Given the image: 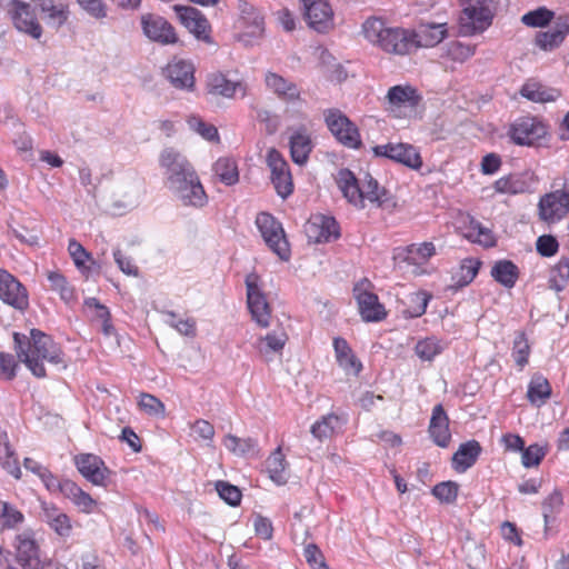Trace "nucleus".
<instances>
[{
    "label": "nucleus",
    "mask_w": 569,
    "mask_h": 569,
    "mask_svg": "<svg viewBox=\"0 0 569 569\" xmlns=\"http://www.w3.org/2000/svg\"><path fill=\"white\" fill-rule=\"evenodd\" d=\"M361 32L365 39L386 54L405 57L415 52L416 29L389 27L379 17L367 18Z\"/></svg>",
    "instance_id": "obj_1"
},
{
    "label": "nucleus",
    "mask_w": 569,
    "mask_h": 569,
    "mask_svg": "<svg viewBox=\"0 0 569 569\" xmlns=\"http://www.w3.org/2000/svg\"><path fill=\"white\" fill-rule=\"evenodd\" d=\"M383 110L395 119L416 118L423 107L421 92L410 83L396 84L388 89L382 100Z\"/></svg>",
    "instance_id": "obj_2"
},
{
    "label": "nucleus",
    "mask_w": 569,
    "mask_h": 569,
    "mask_svg": "<svg viewBox=\"0 0 569 569\" xmlns=\"http://www.w3.org/2000/svg\"><path fill=\"white\" fill-rule=\"evenodd\" d=\"M550 126L542 117L525 114L509 123L507 137L520 147H538L550 139Z\"/></svg>",
    "instance_id": "obj_3"
},
{
    "label": "nucleus",
    "mask_w": 569,
    "mask_h": 569,
    "mask_svg": "<svg viewBox=\"0 0 569 569\" xmlns=\"http://www.w3.org/2000/svg\"><path fill=\"white\" fill-rule=\"evenodd\" d=\"M462 8L459 23L465 36L488 29L493 19L492 0H458Z\"/></svg>",
    "instance_id": "obj_4"
},
{
    "label": "nucleus",
    "mask_w": 569,
    "mask_h": 569,
    "mask_svg": "<svg viewBox=\"0 0 569 569\" xmlns=\"http://www.w3.org/2000/svg\"><path fill=\"white\" fill-rule=\"evenodd\" d=\"M247 81L234 71H213L207 76L206 92L214 98L236 99L248 94Z\"/></svg>",
    "instance_id": "obj_5"
},
{
    "label": "nucleus",
    "mask_w": 569,
    "mask_h": 569,
    "mask_svg": "<svg viewBox=\"0 0 569 569\" xmlns=\"http://www.w3.org/2000/svg\"><path fill=\"white\" fill-rule=\"evenodd\" d=\"M323 118L328 130L343 147L359 149L362 146L358 127L341 110L327 109Z\"/></svg>",
    "instance_id": "obj_6"
},
{
    "label": "nucleus",
    "mask_w": 569,
    "mask_h": 569,
    "mask_svg": "<svg viewBox=\"0 0 569 569\" xmlns=\"http://www.w3.org/2000/svg\"><path fill=\"white\" fill-rule=\"evenodd\" d=\"M256 224L269 249L281 260H289L290 244L282 224L268 212H260L256 218Z\"/></svg>",
    "instance_id": "obj_7"
},
{
    "label": "nucleus",
    "mask_w": 569,
    "mask_h": 569,
    "mask_svg": "<svg viewBox=\"0 0 569 569\" xmlns=\"http://www.w3.org/2000/svg\"><path fill=\"white\" fill-rule=\"evenodd\" d=\"M247 305L252 320L261 328L270 325L272 309L267 295L262 290L260 277L256 272L247 274Z\"/></svg>",
    "instance_id": "obj_8"
},
{
    "label": "nucleus",
    "mask_w": 569,
    "mask_h": 569,
    "mask_svg": "<svg viewBox=\"0 0 569 569\" xmlns=\"http://www.w3.org/2000/svg\"><path fill=\"white\" fill-rule=\"evenodd\" d=\"M266 162L277 194L287 199L293 192L292 174L287 160L280 151L271 148L267 151Z\"/></svg>",
    "instance_id": "obj_9"
},
{
    "label": "nucleus",
    "mask_w": 569,
    "mask_h": 569,
    "mask_svg": "<svg viewBox=\"0 0 569 569\" xmlns=\"http://www.w3.org/2000/svg\"><path fill=\"white\" fill-rule=\"evenodd\" d=\"M159 164L164 170L169 189L179 183L180 180L192 178L197 173L188 159L171 147L161 151Z\"/></svg>",
    "instance_id": "obj_10"
},
{
    "label": "nucleus",
    "mask_w": 569,
    "mask_h": 569,
    "mask_svg": "<svg viewBox=\"0 0 569 569\" xmlns=\"http://www.w3.org/2000/svg\"><path fill=\"white\" fill-rule=\"evenodd\" d=\"M370 287L371 282L365 279L355 286L353 295L362 320L366 322H380L387 318L388 311L379 301L378 296L369 290Z\"/></svg>",
    "instance_id": "obj_11"
},
{
    "label": "nucleus",
    "mask_w": 569,
    "mask_h": 569,
    "mask_svg": "<svg viewBox=\"0 0 569 569\" xmlns=\"http://www.w3.org/2000/svg\"><path fill=\"white\" fill-rule=\"evenodd\" d=\"M376 157L390 159L412 170H419L422 164V157L417 147L405 142H388L372 148Z\"/></svg>",
    "instance_id": "obj_12"
},
{
    "label": "nucleus",
    "mask_w": 569,
    "mask_h": 569,
    "mask_svg": "<svg viewBox=\"0 0 569 569\" xmlns=\"http://www.w3.org/2000/svg\"><path fill=\"white\" fill-rule=\"evenodd\" d=\"M143 34L152 42L161 46H172L179 42L176 28L164 17L156 13H144L140 18Z\"/></svg>",
    "instance_id": "obj_13"
},
{
    "label": "nucleus",
    "mask_w": 569,
    "mask_h": 569,
    "mask_svg": "<svg viewBox=\"0 0 569 569\" xmlns=\"http://www.w3.org/2000/svg\"><path fill=\"white\" fill-rule=\"evenodd\" d=\"M13 340L17 356H53L57 352L52 338L38 329H32L29 337L14 332Z\"/></svg>",
    "instance_id": "obj_14"
},
{
    "label": "nucleus",
    "mask_w": 569,
    "mask_h": 569,
    "mask_svg": "<svg viewBox=\"0 0 569 569\" xmlns=\"http://www.w3.org/2000/svg\"><path fill=\"white\" fill-rule=\"evenodd\" d=\"M16 561L21 569L40 568V547L32 530H24L18 533L13 540Z\"/></svg>",
    "instance_id": "obj_15"
},
{
    "label": "nucleus",
    "mask_w": 569,
    "mask_h": 569,
    "mask_svg": "<svg viewBox=\"0 0 569 569\" xmlns=\"http://www.w3.org/2000/svg\"><path fill=\"white\" fill-rule=\"evenodd\" d=\"M308 26L326 33L335 28V13L328 0H301Z\"/></svg>",
    "instance_id": "obj_16"
},
{
    "label": "nucleus",
    "mask_w": 569,
    "mask_h": 569,
    "mask_svg": "<svg viewBox=\"0 0 569 569\" xmlns=\"http://www.w3.org/2000/svg\"><path fill=\"white\" fill-rule=\"evenodd\" d=\"M180 23L198 40L212 43L211 26L206 16L193 7H173Z\"/></svg>",
    "instance_id": "obj_17"
},
{
    "label": "nucleus",
    "mask_w": 569,
    "mask_h": 569,
    "mask_svg": "<svg viewBox=\"0 0 569 569\" xmlns=\"http://www.w3.org/2000/svg\"><path fill=\"white\" fill-rule=\"evenodd\" d=\"M539 218L548 223L563 219L569 212V192L557 190L542 196L538 203Z\"/></svg>",
    "instance_id": "obj_18"
},
{
    "label": "nucleus",
    "mask_w": 569,
    "mask_h": 569,
    "mask_svg": "<svg viewBox=\"0 0 569 569\" xmlns=\"http://www.w3.org/2000/svg\"><path fill=\"white\" fill-rule=\"evenodd\" d=\"M0 299L17 310L24 311L29 307L26 287L11 273L0 269Z\"/></svg>",
    "instance_id": "obj_19"
},
{
    "label": "nucleus",
    "mask_w": 569,
    "mask_h": 569,
    "mask_svg": "<svg viewBox=\"0 0 569 569\" xmlns=\"http://www.w3.org/2000/svg\"><path fill=\"white\" fill-rule=\"evenodd\" d=\"M305 232L310 242L323 243L340 237V228L332 217L313 214L305 226Z\"/></svg>",
    "instance_id": "obj_20"
},
{
    "label": "nucleus",
    "mask_w": 569,
    "mask_h": 569,
    "mask_svg": "<svg viewBox=\"0 0 569 569\" xmlns=\"http://www.w3.org/2000/svg\"><path fill=\"white\" fill-rule=\"evenodd\" d=\"M9 13L14 27L19 31L29 34L33 39H39L41 37L42 28L29 3L20 0H12Z\"/></svg>",
    "instance_id": "obj_21"
},
{
    "label": "nucleus",
    "mask_w": 569,
    "mask_h": 569,
    "mask_svg": "<svg viewBox=\"0 0 569 569\" xmlns=\"http://www.w3.org/2000/svg\"><path fill=\"white\" fill-rule=\"evenodd\" d=\"M79 472L92 485L104 487L110 471L100 457L92 453H81L74 458Z\"/></svg>",
    "instance_id": "obj_22"
},
{
    "label": "nucleus",
    "mask_w": 569,
    "mask_h": 569,
    "mask_svg": "<svg viewBox=\"0 0 569 569\" xmlns=\"http://www.w3.org/2000/svg\"><path fill=\"white\" fill-rule=\"evenodd\" d=\"M170 190H172L186 206L203 207L208 201V197L197 173H194L192 178L184 179V181L183 179L180 180V182L170 188Z\"/></svg>",
    "instance_id": "obj_23"
},
{
    "label": "nucleus",
    "mask_w": 569,
    "mask_h": 569,
    "mask_svg": "<svg viewBox=\"0 0 569 569\" xmlns=\"http://www.w3.org/2000/svg\"><path fill=\"white\" fill-rule=\"evenodd\" d=\"M519 94L528 101L543 104L556 102L561 97V90L549 87L535 78H529L521 86Z\"/></svg>",
    "instance_id": "obj_24"
},
{
    "label": "nucleus",
    "mask_w": 569,
    "mask_h": 569,
    "mask_svg": "<svg viewBox=\"0 0 569 569\" xmlns=\"http://www.w3.org/2000/svg\"><path fill=\"white\" fill-rule=\"evenodd\" d=\"M449 34L447 22H421L416 30L415 52L420 48H433Z\"/></svg>",
    "instance_id": "obj_25"
},
{
    "label": "nucleus",
    "mask_w": 569,
    "mask_h": 569,
    "mask_svg": "<svg viewBox=\"0 0 569 569\" xmlns=\"http://www.w3.org/2000/svg\"><path fill=\"white\" fill-rule=\"evenodd\" d=\"M569 34V19L559 17L548 31H540L535 37V44L543 51H552L561 46Z\"/></svg>",
    "instance_id": "obj_26"
},
{
    "label": "nucleus",
    "mask_w": 569,
    "mask_h": 569,
    "mask_svg": "<svg viewBox=\"0 0 569 569\" xmlns=\"http://www.w3.org/2000/svg\"><path fill=\"white\" fill-rule=\"evenodd\" d=\"M40 517L59 537L69 538L71 536L72 523L69 516L54 505L41 502Z\"/></svg>",
    "instance_id": "obj_27"
},
{
    "label": "nucleus",
    "mask_w": 569,
    "mask_h": 569,
    "mask_svg": "<svg viewBox=\"0 0 569 569\" xmlns=\"http://www.w3.org/2000/svg\"><path fill=\"white\" fill-rule=\"evenodd\" d=\"M289 148L291 160L303 166L308 162L313 149L311 134L305 127L293 130L289 137Z\"/></svg>",
    "instance_id": "obj_28"
},
{
    "label": "nucleus",
    "mask_w": 569,
    "mask_h": 569,
    "mask_svg": "<svg viewBox=\"0 0 569 569\" xmlns=\"http://www.w3.org/2000/svg\"><path fill=\"white\" fill-rule=\"evenodd\" d=\"M166 72L174 87L189 90L194 87V67L190 61L173 58Z\"/></svg>",
    "instance_id": "obj_29"
},
{
    "label": "nucleus",
    "mask_w": 569,
    "mask_h": 569,
    "mask_svg": "<svg viewBox=\"0 0 569 569\" xmlns=\"http://www.w3.org/2000/svg\"><path fill=\"white\" fill-rule=\"evenodd\" d=\"M264 83L268 90L281 100L293 102L300 99L298 86L276 72L268 71L264 76Z\"/></svg>",
    "instance_id": "obj_30"
},
{
    "label": "nucleus",
    "mask_w": 569,
    "mask_h": 569,
    "mask_svg": "<svg viewBox=\"0 0 569 569\" xmlns=\"http://www.w3.org/2000/svg\"><path fill=\"white\" fill-rule=\"evenodd\" d=\"M429 433L439 447L446 448L450 442L449 419L441 405H437L432 410Z\"/></svg>",
    "instance_id": "obj_31"
},
{
    "label": "nucleus",
    "mask_w": 569,
    "mask_h": 569,
    "mask_svg": "<svg viewBox=\"0 0 569 569\" xmlns=\"http://www.w3.org/2000/svg\"><path fill=\"white\" fill-rule=\"evenodd\" d=\"M436 254L437 248L435 243L431 241H425L407 246L402 249V252L399 256L408 264L421 268Z\"/></svg>",
    "instance_id": "obj_32"
},
{
    "label": "nucleus",
    "mask_w": 569,
    "mask_h": 569,
    "mask_svg": "<svg viewBox=\"0 0 569 569\" xmlns=\"http://www.w3.org/2000/svg\"><path fill=\"white\" fill-rule=\"evenodd\" d=\"M346 422V417L328 413L311 426L310 432L317 440L325 441L340 432Z\"/></svg>",
    "instance_id": "obj_33"
},
{
    "label": "nucleus",
    "mask_w": 569,
    "mask_h": 569,
    "mask_svg": "<svg viewBox=\"0 0 569 569\" xmlns=\"http://www.w3.org/2000/svg\"><path fill=\"white\" fill-rule=\"evenodd\" d=\"M337 184L342 192L343 197L352 206L362 209L361 200V186L358 179L349 169H341L338 171L336 178Z\"/></svg>",
    "instance_id": "obj_34"
},
{
    "label": "nucleus",
    "mask_w": 569,
    "mask_h": 569,
    "mask_svg": "<svg viewBox=\"0 0 569 569\" xmlns=\"http://www.w3.org/2000/svg\"><path fill=\"white\" fill-rule=\"evenodd\" d=\"M490 274L496 282L507 289H511L516 286L520 277V269L511 260L501 259L495 262Z\"/></svg>",
    "instance_id": "obj_35"
},
{
    "label": "nucleus",
    "mask_w": 569,
    "mask_h": 569,
    "mask_svg": "<svg viewBox=\"0 0 569 569\" xmlns=\"http://www.w3.org/2000/svg\"><path fill=\"white\" fill-rule=\"evenodd\" d=\"M481 452V447L478 441L470 440L467 441L458 448L452 457V467L458 472H465L470 467L475 465L479 455Z\"/></svg>",
    "instance_id": "obj_36"
},
{
    "label": "nucleus",
    "mask_w": 569,
    "mask_h": 569,
    "mask_svg": "<svg viewBox=\"0 0 569 569\" xmlns=\"http://www.w3.org/2000/svg\"><path fill=\"white\" fill-rule=\"evenodd\" d=\"M237 8L240 11L241 23L250 28L248 34L261 36L264 30V19L261 13L246 0H237Z\"/></svg>",
    "instance_id": "obj_37"
},
{
    "label": "nucleus",
    "mask_w": 569,
    "mask_h": 569,
    "mask_svg": "<svg viewBox=\"0 0 569 569\" xmlns=\"http://www.w3.org/2000/svg\"><path fill=\"white\" fill-rule=\"evenodd\" d=\"M62 495L84 513H91L96 508V500L71 480H66L62 486Z\"/></svg>",
    "instance_id": "obj_38"
},
{
    "label": "nucleus",
    "mask_w": 569,
    "mask_h": 569,
    "mask_svg": "<svg viewBox=\"0 0 569 569\" xmlns=\"http://www.w3.org/2000/svg\"><path fill=\"white\" fill-rule=\"evenodd\" d=\"M493 189L501 194H519L530 189V183L523 173H510L497 179Z\"/></svg>",
    "instance_id": "obj_39"
},
{
    "label": "nucleus",
    "mask_w": 569,
    "mask_h": 569,
    "mask_svg": "<svg viewBox=\"0 0 569 569\" xmlns=\"http://www.w3.org/2000/svg\"><path fill=\"white\" fill-rule=\"evenodd\" d=\"M562 495L558 490H553L542 502V516L545 522L543 537L548 539L550 531L556 522V515L562 508Z\"/></svg>",
    "instance_id": "obj_40"
},
{
    "label": "nucleus",
    "mask_w": 569,
    "mask_h": 569,
    "mask_svg": "<svg viewBox=\"0 0 569 569\" xmlns=\"http://www.w3.org/2000/svg\"><path fill=\"white\" fill-rule=\"evenodd\" d=\"M481 261L475 258L461 260L459 267L452 272L451 280L456 288H463L470 284L477 277Z\"/></svg>",
    "instance_id": "obj_41"
},
{
    "label": "nucleus",
    "mask_w": 569,
    "mask_h": 569,
    "mask_svg": "<svg viewBox=\"0 0 569 569\" xmlns=\"http://www.w3.org/2000/svg\"><path fill=\"white\" fill-rule=\"evenodd\" d=\"M551 396V387L547 378L535 375L528 386L527 398L536 407H541Z\"/></svg>",
    "instance_id": "obj_42"
},
{
    "label": "nucleus",
    "mask_w": 569,
    "mask_h": 569,
    "mask_svg": "<svg viewBox=\"0 0 569 569\" xmlns=\"http://www.w3.org/2000/svg\"><path fill=\"white\" fill-rule=\"evenodd\" d=\"M432 296L425 291L419 290L416 292H411L407 296L403 301L405 308L402 313L406 318H418L426 313L429 301Z\"/></svg>",
    "instance_id": "obj_43"
},
{
    "label": "nucleus",
    "mask_w": 569,
    "mask_h": 569,
    "mask_svg": "<svg viewBox=\"0 0 569 569\" xmlns=\"http://www.w3.org/2000/svg\"><path fill=\"white\" fill-rule=\"evenodd\" d=\"M361 200L362 208L366 207V202L368 201L371 204L377 207H382L387 199V191L381 188L377 180H375L371 176H367L365 181L361 184Z\"/></svg>",
    "instance_id": "obj_44"
},
{
    "label": "nucleus",
    "mask_w": 569,
    "mask_h": 569,
    "mask_svg": "<svg viewBox=\"0 0 569 569\" xmlns=\"http://www.w3.org/2000/svg\"><path fill=\"white\" fill-rule=\"evenodd\" d=\"M47 278L50 282V289L57 292L61 300L66 303H72L77 300V293L73 286L67 280V278L59 271H49Z\"/></svg>",
    "instance_id": "obj_45"
},
{
    "label": "nucleus",
    "mask_w": 569,
    "mask_h": 569,
    "mask_svg": "<svg viewBox=\"0 0 569 569\" xmlns=\"http://www.w3.org/2000/svg\"><path fill=\"white\" fill-rule=\"evenodd\" d=\"M38 2L48 23L60 27L67 21L68 10L61 0H38Z\"/></svg>",
    "instance_id": "obj_46"
},
{
    "label": "nucleus",
    "mask_w": 569,
    "mask_h": 569,
    "mask_svg": "<svg viewBox=\"0 0 569 569\" xmlns=\"http://www.w3.org/2000/svg\"><path fill=\"white\" fill-rule=\"evenodd\" d=\"M0 465L16 479L21 477V470L16 458L14 451L9 445L8 435L6 432L0 433Z\"/></svg>",
    "instance_id": "obj_47"
},
{
    "label": "nucleus",
    "mask_w": 569,
    "mask_h": 569,
    "mask_svg": "<svg viewBox=\"0 0 569 569\" xmlns=\"http://www.w3.org/2000/svg\"><path fill=\"white\" fill-rule=\"evenodd\" d=\"M84 308L93 320L101 322L102 330L106 335H110L112 332L113 327L111 325V316L108 307L101 305L96 298H87L84 300Z\"/></svg>",
    "instance_id": "obj_48"
},
{
    "label": "nucleus",
    "mask_w": 569,
    "mask_h": 569,
    "mask_svg": "<svg viewBox=\"0 0 569 569\" xmlns=\"http://www.w3.org/2000/svg\"><path fill=\"white\" fill-rule=\"evenodd\" d=\"M213 171L226 186H233L239 181L238 166L232 158H219L213 164Z\"/></svg>",
    "instance_id": "obj_49"
},
{
    "label": "nucleus",
    "mask_w": 569,
    "mask_h": 569,
    "mask_svg": "<svg viewBox=\"0 0 569 569\" xmlns=\"http://www.w3.org/2000/svg\"><path fill=\"white\" fill-rule=\"evenodd\" d=\"M267 470L271 480L277 485H283L287 482V461L280 447H278L268 458Z\"/></svg>",
    "instance_id": "obj_50"
},
{
    "label": "nucleus",
    "mask_w": 569,
    "mask_h": 569,
    "mask_svg": "<svg viewBox=\"0 0 569 569\" xmlns=\"http://www.w3.org/2000/svg\"><path fill=\"white\" fill-rule=\"evenodd\" d=\"M569 282V258L561 257L551 268L549 274V288L556 292L562 291Z\"/></svg>",
    "instance_id": "obj_51"
},
{
    "label": "nucleus",
    "mask_w": 569,
    "mask_h": 569,
    "mask_svg": "<svg viewBox=\"0 0 569 569\" xmlns=\"http://www.w3.org/2000/svg\"><path fill=\"white\" fill-rule=\"evenodd\" d=\"M555 12L546 7H539L525 13L521 17V22L530 28H543L549 26L553 20Z\"/></svg>",
    "instance_id": "obj_52"
},
{
    "label": "nucleus",
    "mask_w": 569,
    "mask_h": 569,
    "mask_svg": "<svg viewBox=\"0 0 569 569\" xmlns=\"http://www.w3.org/2000/svg\"><path fill=\"white\" fill-rule=\"evenodd\" d=\"M223 445L236 456H246L257 448V442L252 438H238L233 435H227L223 438Z\"/></svg>",
    "instance_id": "obj_53"
},
{
    "label": "nucleus",
    "mask_w": 569,
    "mask_h": 569,
    "mask_svg": "<svg viewBox=\"0 0 569 569\" xmlns=\"http://www.w3.org/2000/svg\"><path fill=\"white\" fill-rule=\"evenodd\" d=\"M24 520L23 513L13 505L0 500V525L3 529H13Z\"/></svg>",
    "instance_id": "obj_54"
},
{
    "label": "nucleus",
    "mask_w": 569,
    "mask_h": 569,
    "mask_svg": "<svg viewBox=\"0 0 569 569\" xmlns=\"http://www.w3.org/2000/svg\"><path fill=\"white\" fill-rule=\"evenodd\" d=\"M68 252L74 263V266L81 271H88L90 268L89 262H92V256L84 247L76 239H70L68 244Z\"/></svg>",
    "instance_id": "obj_55"
},
{
    "label": "nucleus",
    "mask_w": 569,
    "mask_h": 569,
    "mask_svg": "<svg viewBox=\"0 0 569 569\" xmlns=\"http://www.w3.org/2000/svg\"><path fill=\"white\" fill-rule=\"evenodd\" d=\"M44 360L59 370L67 368L63 358H23L24 366L38 378L46 376Z\"/></svg>",
    "instance_id": "obj_56"
},
{
    "label": "nucleus",
    "mask_w": 569,
    "mask_h": 569,
    "mask_svg": "<svg viewBox=\"0 0 569 569\" xmlns=\"http://www.w3.org/2000/svg\"><path fill=\"white\" fill-rule=\"evenodd\" d=\"M477 46L452 41L447 47V57L456 62H465L476 53Z\"/></svg>",
    "instance_id": "obj_57"
},
{
    "label": "nucleus",
    "mask_w": 569,
    "mask_h": 569,
    "mask_svg": "<svg viewBox=\"0 0 569 569\" xmlns=\"http://www.w3.org/2000/svg\"><path fill=\"white\" fill-rule=\"evenodd\" d=\"M138 406L149 416L164 417L166 407L163 402L150 393H141L139 397Z\"/></svg>",
    "instance_id": "obj_58"
},
{
    "label": "nucleus",
    "mask_w": 569,
    "mask_h": 569,
    "mask_svg": "<svg viewBox=\"0 0 569 569\" xmlns=\"http://www.w3.org/2000/svg\"><path fill=\"white\" fill-rule=\"evenodd\" d=\"M188 124L206 140H219L218 129L213 124L204 122L200 117L190 116L188 118Z\"/></svg>",
    "instance_id": "obj_59"
},
{
    "label": "nucleus",
    "mask_w": 569,
    "mask_h": 569,
    "mask_svg": "<svg viewBox=\"0 0 569 569\" xmlns=\"http://www.w3.org/2000/svg\"><path fill=\"white\" fill-rule=\"evenodd\" d=\"M287 340L288 336L283 330L272 331L260 340V343L264 345L261 350L273 353L282 352Z\"/></svg>",
    "instance_id": "obj_60"
},
{
    "label": "nucleus",
    "mask_w": 569,
    "mask_h": 569,
    "mask_svg": "<svg viewBox=\"0 0 569 569\" xmlns=\"http://www.w3.org/2000/svg\"><path fill=\"white\" fill-rule=\"evenodd\" d=\"M468 238L483 247H493L496 238L491 230L482 227L480 223L472 224L469 229Z\"/></svg>",
    "instance_id": "obj_61"
},
{
    "label": "nucleus",
    "mask_w": 569,
    "mask_h": 569,
    "mask_svg": "<svg viewBox=\"0 0 569 569\" xmlns=\"http://www.w3.org/2000/svg\"><path fill=\"white\" fill-rule=\"evenodd\" d=\"M445 351V343L436 337H428L416 345L417 356H438Z\"/></svg>",
    "instance_id": "obj_62"
},
{
    "label": "nucleus",
    "mask_w": 569,
    "mask_h": 569,
    "mask_svg": "<svg viewBox=\"0 0 569 569\" xmlns=\"http://www.w3.org/2000/svg\"><path fill=\"white\" fill-rule=\"evenodd\" d=\"M216 490L219 497L230 506H238L241 501V491L229 482L217 481Z\"/></svg>",
    "instance_id": "obj_63"
},
{
    "label": "nucleus",
    "mask_w": 569,
    "mask_h": 569,
    "mask_svg": "<svg viewBox=\"0 0 569 569\" xmlns=\"http://www.w3.org/2000/svg\"><path fill=\"white\" fill-rule=\"evenodd\" d=\"M167 322L184 336H194L196 333V321L192 318L178 319L176 313L169 311L166 313Z\"/></svg>",
    "instance_id": "obj_64"
}]
</instances>
